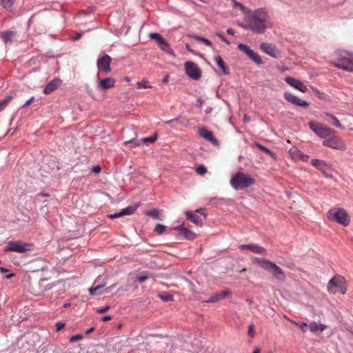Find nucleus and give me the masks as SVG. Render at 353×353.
<instances>
[{
	"mask_svg": "<svg viewBox=\"0 0 353 353\" xmlns=\"http://www.w3.org/2000/svg\"><path fill=\"white\" fill-rule=\"evenodd\" d=\"M15 276L14 273H10L4 276L5 279H10Z\"/></svg>",
	"mask_w": 353,
	"mask_h": 353,
	"instance_id": "obj_60",
	"label": "nucleus"
},
{
	"mask_svg": "<svg viewBox=\"0 0 353 353\" xmlns=\"http://www.w3.org/2000/svg\"><path fill=\"white\" fill-rule=\"evenodd\" d=\"M98 333H99V339H101V340L103 339L105 341L107 342L106 344H108V341L110 339L109 335H108L109 329L108 328V327H100L98 330Z\"/></svg>",
	"mask_w": 353,
	"mask_h": 353,
	"instance_id": "obj_26",
	"label": "nucleus"
},
{
	"mask_svg": "<svg viewBox=\"0 0 353 353\" xmlns=\"http://www.w3.org/2000/svg\"><path fill=\"white\" fill-rule=\"evenodd\" d=\"M308 125L310 130L318 137L325 139L334 132L331 128L323 127L321 123L317 122L310 121L308 122Z\"/></svg>",
	"mask_w": 353,
	"mask_h": 353,
	"instance_id": "obj_7",
	"label": "nucleus"
},
{
	"mask_svg": "<svg viewBox=\"0 0 353 353\" xmlns=\"http://www.w3.org/2000/svg\"><path fill=\"white\" fill-rule=\"evenodd\" d=\"M248 334L250 337H254L255 334L254 327L253 324H250L248 327Z\"/></svg>",
	"mask_w": 353,
	"mask_h": 353,
	"instance_id": "obj_51",
	"label": "nucleus"
},
{
	"mask_svg": "<svg viewBox=\"0 0 353 353\" xmlns=\"http://www.w3.org/2000/svg\"><path fill=\"white\" fill-rule=\"evenodd\" d=\"M101 170V168L99 165L93 166L91 168V171L94 173H99Z\"/></svg>",
	"mask_w": 353,
	"mask_h": 353,
	"instance_id": "obj_57",
	"label": "nucleus"
},
{
	"mask_svg": "<svg viewBox=\"0 0 353 353\" xmlns=\"http://www.w3.org/2000/svg\"><path fill=\"white\" fill-rule=\"evenodd\" d=\"M334 65L348 72H353V53L347 51H339L337 53Z\"/></svg>",
	"mask_w": 353,
	"mask_h": 353,
	"instance_id": "obj_6",
	"label": "nucleus"
},
{
	"mask_svg": "<svg viewBox=\"0 0 353 353\" xmlns=\"http://www.w3.org/2000/svg\"><path fill=\"white\" fill-rule=\"evenodd\" d=\"M140 141V139H132L130 141H125V143L126 145L127 144H132V145H134V147H137V146H139V145H142L141 141Z\"/></svg>",
	"mask_w": 353,
	"mask_h": 353,
	"instance_id": "obj_47",
	"label": "nucleus"
},
{
	"mask_svg": "<svg viewBox=\"0 0 353 353\" xmlns=\"http://www.w3.org/2000/svg\"><path fill=\"white\" fill-rule=\"evenodd\" d=\"M289 153L292 159L300 160L301 161H307L310 156L303 153L301 150H299L296 146H292L289 150Z\"/></svg>",
	"mask_w": 353,
	"mask_h": 353,
	"instance_id": "obj_18",
	"label": "nucleus"
},
{
	"mask_svg": "<svg viewBox=\"0 0 353 353\" xmlns=\"http://www.w3.org/2000/svg\"><path fill=\"white\" fill-rule=\"evenodd\" d=\"M185 71L188 77L193 80H198L201 76V71L196 63L192 61H186L184 64Z\"/></svg>",
	"mask_w": 353,
	"mask_h": 353,
	"instance_id": "obj_10",
	"label": "nucleus"
},
{
	"mask_svg": "<svg viewBox=\"0 0 353 353\" xmlns=\"http://www.w3.org/2000/svg\"><path fill=\"white\" fill-rule=\"evenodd\" d=\"M34 100V97H31L28 100H27L25 103L22 105V108H25L28 106L30 103Z\"/></svg>",
	"mask_w": 353,
	"mask_h": 353,
	"instance_id": "obj_58",
	"label": "nucleus"
},
{
	"mask_svg": "<svg viewBox=\"0 0 353 353\" xmlns=\"http://www.w3.org/2000/svg\"><path fill=\"white\" fill-rule=\"evenodd\" d=\"M327 218L330 221H335L344 227L347 226L350 223V217L343 208H338L329 210Z\"/></svg>",
	"mask_w": 353,
	"mask_h": 353,
	"instance_id": "obj_5",
	"label": "nucleus"
},
{
	"mask_svg": "<svg viewBox=\"0 0 353 353\" xmlns=\"http://www.w3.org/2000/svg\"><path fill=\"white\" fill-rule=\"evenodd\" d=\"M166 226L162 224H157L154 228V232L158 234H162L165 230Z\"/></svg>",
	"mask_w": 353,
	"mask_h": 353,
	"instance_id": "obj_42",
	"label": "nucleus"
},
{
	"mask_svg": "<svg viewBox=\"0 0 353 353\" xmlns=\"http://www.w3.org/2000/svg\"><path fill=\"white\" fill-rule=\"evenodd\" d=\"M309 328L311 332L316 333L319 331H324L326 329V325L323 323H317L316 322H313L309 325Z\"/></svg>",
	"mask_w": 353,
	"mask_h": 353,
	"instance_id": "obj_25",
	"label": "nucleus"
},
{
	"mask_svg": "<svg viewBox=\"0 0 353 353\" xmlns=\"http://www.w3.org/2000/svg\"><path fill=\"white\" fill-rule=\"evenodd\" d=\"M268 14L263 8H259L254 11L250 10L244 15V21L239 23V26L244 30H250L256 34H263L267 29Z\"/></svg>",
	"mask_w": 353,
	"mask_h": 353,
	"instance_id": "obj_1",
	"label": "nucleus"
},
{
	"mask_svg": "<svg viewBox=\"0 0 353 353\" xmlns=\"http://www.w3.org/2000/svg\"><path fill=\"white\" fill-rule=\"evenodd\" d=\"M149 37L151 39L155 40L158 45H159L161 43H162L165 39L159 33L157 32H151L149 34Z\"/></svg>",
	"mask_w": 353,
	"mask_h": 353,
	"instance_id": "obj_36",
	"label": "nucleus"
},
{
	"mask_svg": "<svg viewBox=\"0 0 353 353\" xmlns=\"http://www.w3.org/2000/svg\"><path fill=\"white\" fill-rule=\"evenodd\" d=\"M294 105L299 106V107H305V108H308L310 106V103L307 101L301 99L299 97H297V99H296V102Z\"/></svg>",
	"mask_w": 353,
	"mask_h": 353,
	"instance_id": "obj_41",
	"label": "nucleus"
},
{
	"mask_svg": "<svg viewBox=\"0 0 353 353\" xmlns=\"http://www.w3.org/2000/svg\"><path fill=\"white\" fill-rule=\"evenodd\" d=\"M214 61L218 65V67L221 70L223 74H228L229 72L225 66V64L223 60V59L220 56H216L214 58Z\"/></svg>",
	"mask_w": 353,
	"mask_h": 353,
	"instance_id": "obj_30",
	"label": "nucleus"
},
{
	"mask_svg": "<svg viewBox=\"0 0 353 353\" xmlns=\"http://www.w3.org/2000/svg\"><path fill=\"white\" fill-rule=\"evenodd\" d=\"M283 97L288 102L294 105L295 103L296 99H297L298 97H296L288 92H285L283 93Z\"/></svg>",
	"mask_w": 353,
	"mask_h": 353,
	"instance_id": "obj_37",
	"label": "nucleus"
},
{
	"mask_svg": "<svg viewBox=\"0 0 353 353\" xmlns=\"http://www.w3.org/2000/svg\"><path fill=\"white\" fill-rule=\"evenodd\" d=\"M185 216L188 220L197 226H201L203 225V221L205 220L207 216L203 209H198L195 212L187 211L185 212Z\"/></svg>",
	"mask_w": 353,
	"mask_h": 353,
	"instance_id": "obj_9",
	"label": "nucleus"
},
{
	"mask_svg": "<svg viewBox=\"0 0 353 353\" xmlns=\"http://www.w3.org/2000/svg\"><path fill=\"white\" fill-rule=\"evenodd\" d=\"M310 88L312 90L313 93L315 94V96L318 97L320 100L323 101L325 102L330 101L331 97L329 94H327L320 91L316 88L311 86Z\"/></svg>",
	"mask_w": 353,
	"mask_h": 353,
	"instance_id": "obj_23",
	"label": "nucleus"
},
{
	"mask_svg": "<svg viewBox=\"0 0 353 353\" xmlns=\"http://www.w3.org/2000/svg\"><path fill=\"white\" fill-rule=\"evenodd\" d=\"M180 119H181V117H179L175 119L166 121L165 122V123L166 125H170L174 129H178L179 128L178 123H180L182 125L183 124V122L180 120Z\"/></svg>",
	"mask_w": 353,
	"mask_h": 353,
	"instance_id": "obj_33",
	"label": "nucleus"
},
{
	"mask_svg": "<svg viewBox=\"0 0 353 353\" xmlns=\"http://www.w3.org/2000/svg\"><path fill=\"white\" fill-rule=\"evenodd\" d=\"M327 290L330 294H335L337 292L345 294L347 292L346 279L339 274L334 276L327 283Z\"/></svg>",
	"mask_w": 353,
	"mask_h": 353,
	"instance_id": "obj_4",
	"label": "nucleus"
},
{
	"mask_svg": "<svg viewBox=\"0 0 353 353\" xmlns=\"http://www.w3.org/2000/svg\"><path fill=\"white\" fill-rule=\"evenodd\" d=\"M292 323L294 324H296L297 325H299V328L303 331V332H306L307 331V323H305V322H302L301 323H299L296 321H292Z\"/></svg>",
	"mask_w": 353,
	"mask_h": 353,
	"instance_id": "obj_48",
	"label": "nucleus"
},
{
	"mask_svg": "<svg viewBox=\"0 0 353 353\" xmlns=\"http://www.w3.org/2000/svg\"><path fill=\"white\" fill-rule=\"evenodd\" d=\"M99 79V88L101 90H106L110 88V77H107L103 79Z\"/></svg>",
	"mask_w": 353,
	"mask_h": 353,
	"instance_id": "obj_32",
	"label": "nucleus"
},
{
	"mask_svg": "<svg viewBox=\"0 0 353 353\" xmlns=\"http://www.w3.org/2000/svg\"><path fill=\"white\" fill-rule=\"evenodd\" d=\"M9 270L8 268H5V267H0V272L1 273H6V272H8Z\"/></svg>",
	"mask_w": 353,
	"mask_h": 353,
	"instance_id": "obj_63",
	"label": "nucleus"
},
{
	"mask_svg": "<svg viewBox=\"0 0 353 353\" xmlns=\"http://www.w3.org/2000/svg\"><path fill=\"white\" fill-rule=\"evenodd\" d=\"M325 115L329 117L330 119L328 120L327 121L330 122L332 125L337 128H343V126L341 125L339 120L336 118V116L329 112H325Z\"/></svg>",
	"mask_w": 353,
	"mask_h": 353,
	"instance_id": "obj_31",
	"label": "nucleus"
},
{
	"mask_svg": "<svg viewBox=\"0 0 353 353\" xmlns=\"http://www.w3.org/2000/svg\"><path fill=\"white\" fill-rule=\"evenodd\" d=\"M28 243H23L21 241H10L4 248L5 252H15L18 253H26L28 250Z\"/></svg>",
	"mask_w": 353,
	"mask_h": 353,
	"instance_id": "obj_8",
	"label": "nucleus"
},
{
	"mask_svg": "<svg viewBox=\"0 0 353 353\" xmlns=\"http://www.w3.org/2000/svg\"><path fill=\"white\" fill-rule=\"evenodd\" d=\"M254 145L259 148V150H261L264 153H265L266 154L271 157L272 159H276V155L274 152H272L269 148L262 145L261 143L258 142H254Z\"/></svg>",
	"mask_w": 353,
	"mask_h": 353,
	"instance_id": "obj_29",
	"label": "nucleus"
},
{
	"mask_svg": "<svg viewBox=\"0 0 353 353\" xmlns=\"http://www.w3.org/2000/svg\"><path fill=\"white\" fill-rule=\"evenodd\" d=\"M158 296L164 302H168L173 300V296L168 292H164L159 294Z\"/></svg>",
	"mask_w": 353,
	"mask_h": 353,
	"instance_id": "obj_39",
	"label": "nucleus"
},
{
	"mask_svg": "<svg viewBox=\"0 0 353 353\" xmlns=\"http://www.w3.org/2000/svg\"><path fill=\"white\" fill-rule=\"evenodd\" d=\"M95 329H96V328H95V327H91L88 328V330H85V333L86 334H90L91 332H92L93 331H94V330H95Z\"/></svg>",
	"mask_w": 353,
	"mask_h": 353,
	"instance_id": "obj_61",
	"label": "nucleus"
},
{
	"mask_svg": "<svg viewBox=\"0 0 353 353\" xmlns=\"http://www.w3.org/2000/svg\"><path fill=\"white\" fill-rule=\"evenodd\" d=\"M198 134L201 137L209 141L214 145H215V146L219 145V142L218 139H216L214 137L212 132L208 130L207 129H205L203 127H201V128H199Z\"/></svg>",
	"mask_w": 353,
	"mask_h": 353,
	"instance_id": "obj_14",
	"label": "nucleus"
},
{
	"mask_svg": "<svg viewBox=\"0 0 353 353\" xmlns=\"http://www.w3.org/2000/svg\"><path fill=\"white\" fill-rule=\"evenodd\" d=\"M138 208V205H130L122 209L120 212L112 214V219L119 218L125 215L133 214Z\"/></svg>",
	"mask_w": 353,
	"mask_h": 353,
	"instance_id": "obj_20",
	"label": "nucleus"
},
{
	"mask_svg": "<svg viewBox=\"0 0 353 353\" xmlns=\"http://www.w3.org/2000/svg\"><path fill=\"white\" fill-rule=\"evenodd\" d=\"M196 39L199 41H202L205 46H212V43L208 39L201 37V36H196Z\"/></svg>",
	"mask_w": 353,
	"mask_h": 353,
	"instance_id": "obj_46",
	"label": "nucleus"
},
{
	"mask_svg": "<svg viewBox=\"0 0 353 353\" xmlns=\"http://www.w3.org/2000/svg\"><path fill=\"white\" fill-rule=\"evenodd\" d=\"M98 74L97 77L99 79L100 75L103 73L110 72V56L104 54L97 61Z\"/></svg>",
	"mask_w": 353,
	"mask_h": 353,
	"instance_id": "obj_13",
	"label": "nucleus"
},
{
	"mask_svg": "<svg viewBox=\"0 0 353 353\" xmlns=\"http://www.w3.org/2000/svg\"><path fill=\"white\" fill-rule=\"evenodd\" d=\"M110 308V306L109 305H107L104 307H99V308L97 309L96 312L98 314H102V313L107 312Z\"/></svg>",
	"mask_w": 353,
	"mask_h": 353,
	"instance_id": "obj_53",
	"label": "nucleus"
},
{
	"mask_svg": "<svg viewBox=\"0 0 353 353\" xmlns=\"http://www.w3.org/2000/svg\"><path fill=\"white\" fill-rule=\"evenodd\" d=\"M219 301L225 299L231 294V292L229 290H222L220 292H216Z\"/></svg>",
	"mask_w": 353,
	"mask_h": 353,
	"instance_id": "obj_43",
	"label": "nucleus"
},
{
	"mask_svg": "<svg viewBox=\"0 0 353 353\" xmlns=\"http://www.w3.org/2000/svg\"><path fill=\"white\" fill-rule=\"evenodd\" d=\"M172 230L179 232L176 235V239L177 240H194L196 238L195 234L183 227V225L174 227Z\"/></svg>",
	"mask_w": 353,
	"mask_h": 353,
	"instance_id": "obj_12",
	"label": "nucleus"
},
{
	"mask_svg": "<svg viewBox=\"0 0 353 353\" xmlns=\"http://www.w3.org/2000/svg\"><path fill=\"white\" fill-rule=\"evenodd\" d=\"M62 83V81L59 78H54L50 81L44 88L43 93L49 94L56 90Z\"/></svg>",
	"mask_w": 353,
	"mask_h": 353,
	"instance_id": "obj_19",
	"label": "nucleus"
},
{
	"mask_svg": "<svg viewBox=\"0 0 353 353\" xmlns=\"http://www.w3.org/2000/svg\"><path fill=\"white\" fill-rule=\"evenodd\" d=\"M65 323H63V322H61V321L57 322L55 324L56 330L57 331L61 330L65 327Z\"/></svg>",
	"mask_w": 353,
	"mask_h": 353,
	"instance_id": "obj_55",
	"label": "nucleus"
},
{
	"mask_svg": "<svg viewBox=\"0 0 353 353\" xmlns=\"http://www.w3.org/2000/svg\"><path fill=\"white\" fill-rule=\"evenodd\" d=\"M323 145L339 150H345L346 149V145L338 137H327L323 141Z\"/></svg>",
	"mask_w": 353,
	"mask_h": 353,
	"instance_id": "obj_11",
	"label": "nucleus"
},
{
	"mask_svg": "<svg viewBox=\"0 0 353 353\" xmlns=\"http://www.w3.org/2000/svg\"><path fill=\"white\" fill-rule=\"evenodd\" d=\"M237 48L243 51L246 55L252 50L248 46L243 43H239L237 46Z\"/></svg>",
	"mask_w": 353,
	"mask_h": 353,
	"instance_id": "obj_44",
	"label": "nucleus"
},
{
	"mask_svg": "<svg viewBox=\"0 0 353 353\" xmlns=\"http://www.w3.org/2000/svg\"><path fill=\"white\" fill-rule=\"evenodd\" d=\"M260 48L269 56L278 58L279 51L274 45L263 42L260 44Z\"/></svg>",
	"mask_w": 353,
	"mask_h": 353,
	"instance_id": "obj_17",
	"label": "nucleus"
},
{
	"mask_svg": "<svg viewBox=\"0 0 353 353\" xmlns=\"http://www.w3.org/2000/svg\"><path fill=\"white\" fill-rule=\"evenodd\" d=\"M83 32H77L75 35L72 36L71 37L72 40L73 41H77L79 39H80L81 38V37L83 36Z\"/></svg>",
	"mask_w": 353,
	"mask_h": 353,
	"instance_id": "obj_56",
	"label": "nucleus"
},
{
	"mask_svg": "<svg viewBox=\"0 0 353 353\" xmlns=\"http://www.w3.org/2000/svg\"><path fill=\"white\" fill-rule=\"evenodd\" d=\"M232 1L234 3V6L241 10L244 13V15H245L248 12H250V10L244 5H243L241 3H239L236 0H232Z\"/></svg>",
	"mask_w": 353,
	"mask_h": 353,
	"instance_id": "obj_35",
	"label": "nucleus"
},
{
	"mask_svg": "<svg viewBox=\"0 0 353 353\" xmlns=\"http://www.w3.org/2000/svg\"><path fill=\"white\" fill-rule=\"evenodd\" d=\"M148 276L146 274H141L136 277V281L139 283H143L148 279Z\"/></svg>",
	"mask_w": 353,
	"mask_h": 353,
	"instance_id": "obj_50",
	"label": "nucleus"
},
{
	"mask_svg": "<svg viewBox=\"0 0 353 353\" xmlns=\"http://www.w3.org/2000/svg\"><path fill=\"white\" fill-rule=\"evenodd\" d=\"M101 319L102 321H110V314L105 315V316H102Z\"/></svg>",
	"mask_w": 353,
	"mask_h": 353,
	"instance_id": "obj_59",
	"label": "nucleus"
},
{
	"mask_svg": "<svg viewBox=\"0 0 353 353\" xmlns=\"http://www.w3.org/2000/svg\"><path fill=\"white\" fill-rule=\"evenodd\" d=\"M219 301V298H218V295L216 293L213 294L208 299L203 301L204 303H216Z\"/></svg>",
	"mask_w": 353,
	"mask_h": 353,
	"instance_id": "obj_45",
	"label": "nucleus"
},
{
	"mask_svg": "<svg viewBox=\"0 0 353 353\" xmlns=\"http://www.w3.org/2000/svg\"><path fill=\"white\" fill-rule=\"evenodd\" d=\"M106 284L107 283L103 281V276H99L95 280L92 287L89 288L88 292L91 295H94L97 290L103 288L106 285Z\"/></svg>",
	"mask_w": 353,
	"mask_h": 353,
	"instance_id": "obj_22",
	"label": "nucleus"
},
{
	"mask_svg": "<svg viewBox=\"0 0 353 353\" xmlns=\"http://www.w3.org/2000/svg\"><path fill=\"white\" fill-rule=\"evenodd\" d=\"M252 260L254 263L258 264L260 268L271 273L278 281H285L286 279L285 274L274 262L259 257H252Z\"/></svg>",
	"mask_w": 353,
	"mask_h": 353,
	"instance_id": "obj_2",
	"label": "nucleus"
},
{
	"mask_svg": "<svg viewBox=\"0 0 353 353\" xmlns=\"http://www.w3.org/2000/svg\"><path fill=\"white\" fill-rule=\"evenodd\" d=\"M169 78H170V77H169V75L165 76V77L163 79L162 82H163V83H168V81H169Z\"/></svg>",
	"mask_w": 353,
	"mask_h": 353,
	"instance_id": "obj_64",
	"label": "nucleus"
},
{
	"mask_svg": "<svg viewBox=\"0 0 353 353\" xmlns=\"http://www.w3.org/2000/svg\"><path fill=\"white\" fill-rule=\"evenodd\" d=\"M285 81L294 88L305 93L307 91V86L301 81L292 77H288L285 79Z\"/></svg>",
	"mask_w": 353,
	"mask_h": 353,
	"instance_id": "obj_15",
	"label": "nucleus"
},
{
	"mask_svg": "<svg viewBox=\"0 0 353 353\" xmlns=\"http://www.w3.org/2000/svg\"><path fill=\"white\" fill-rule=\"evenodd\" d=\"M145 214L152 217L153 219L162 221V215L160 211L157 208L148 210L145 212Z\"/></svg>",
	"mask_w": 353,
	"mask_h": 353,
	"instance_id": "obj_24",
	"label": "nucleus"
},
{
	"mask_svg": "<svg viewBox=\"0 0 353 353\" xmlns=\"http://www.w3.org/2000/svg\"><path fill=\"white\" fill-rule=\"evenodd\" d=\"M159 46L162 51L175 57L174 50L170 48V44L165 39L162 43H161Z\"/></svg>",
	"mask_w": 353,
	"mask_h": 353,
	"instance_id": "obj_28",
	"label": "nucleus"
},
{
	"mask_svg": "<svg viewBox=\"0 0 353 353\" xmlns=\"http://www.w3.org/2000/svg\"><path fill=\"white\" fill-rule=\"evenodd\" d=\"M230 183L235 190L245 189L255 183V180L250 175L237 172L232 176Z\"/></svg>",
	"mask_w": 353,
	"mask_h": 353,
	"instance_id": "obj_3",
	"label": "nucleus"
},
{
	"mask_svg": "<svg viewBox=\"0 0 353 353\" xmlns=\"http://www.w3.org/2000/svg\"><path fill=\"white\" fill-rule=\"evenodd\" d=\"M226 32L230 35H234V30L232 28H228L226 30Z\"/></svg>",
	"mask_w": 353,
	"mask_h": 353,
	"instance_id": "obj_62",
	"label": "nucleus"
},
{
	"mask_svg": "<svg viewBox=\"0 0 353 353\" xmlns=\"http://www.w3.org/2000/svg\"><path fill=\"white\" fill-rule=\"evenodd\" d=\"M250 60H252L256 65H261L263 61L261 57L255 52L253 50H251L247 54Z\"/></svg>",
	"mask_w": 353,
	"mask_h": 353,
	"instance_id": "obj_27",
	"label": "nucleus"
},
{
	"mask_svg": "<svg viewBox=\"0 0 353 353\" xmlns=\"http://www.w3.org/2000/svg\"><path fill=\"white\" fill-rule=\"evenodd\" d=\"M196 171L199 174H204L207 172V168L204 165H199L196 168Z\"/></svg>",
	"mask_w": 353,
	"mask_h": 353,
	"instance_id": "obj_49",
	"label": "nucleus"
},
{
	"mask_svg": "<svg viewBox=\"0 0 353 353\" xmlns=\"http://www.w3.org/2000/svg\"><path fill=\"white\" fill-rule=\"evenodd\" d=\"M16 35L17 32L10 30L0 32V38L6 45L11 43Z\"/></svg>",
	"mask_w": 353,
	"mask_h": 353,
	"instance_id": "obj_21",
	"label": "nucleus"
},
{
	"mask_svg": "<svg viewBox=\"0 0 353 353\" xmlns=\"http://www.w3.org/2000/svg\"><path fill=\"white\" fill-rule=\"evenodd\" d=\"M82 339V335L79 334H75V335H73L70 338V342L71 343H74L76 341H77L78 340Z\"/></svg>",
	"mask_w": 353,
	"mask_h": 353,
	"instance_id": "obj_54",
	"label": "nucleus"
},
{
	"mask_svg": "<svg viewBox=\"0 0 353 353\" xmlns=\"http://www.w3.org/2000/svg\"><path fill=\"white\" fill-rule=\"evenodd\" d=\"M137 86L139 89H141V88H148L150 87L149 85H148V82L145 81L137 82Z\"/></svg>",
	"mask_w": 353,
	"mask_h": 353,
	"instance_id": "obj_52",
	"label": "nucleus"
},
{
	"mask_svg": "<svg viewBox=\"0 0 353 353\" xmlns=\"http://www.w3.org/2000/svg\"><path fill=\"white\" fill-rule=\"evenodd\" d=\"M311 164L320 170H323L325 167V162L318 159H312L311 161Z\"/></svg>",
	"mask_w": 353,
	"mask_h": 353,
	"instance_id": "obj_34",
	"label": "nucleus"
},
{
	"mask_svg": "<svg viewBox=\"0 0 353 353\" xmlns=\"http://www.w3.org/2000/svg\"><path fill=\"white\" fill-rule=\"evenodd\" d=\"M12 99V95H8L6 97L0 101V111L3 110L7 106Z\"/></svg>",
	"mask_w": 353,
	"mask_h": 353,
	"instance_id": "obj_40",
	"label": "nucleus"
},
{
	"mask_svg": "<svg viewBox=\"0 0 353 353\" xmlns=\"http://www.w3.org/2000/svg\"><path fill=\"white\" fill-rule=\"evenodd\" d=\"M239 248L241 250H248L252 252L253 253L265 255L267 253L266 250L263 247L254 243L242 244L239 246Z\"/></svg>",
	"mask_w": 353,
	"mask_h": 353,
	"instance_id": "obj_16",
	"label": "nucleus"
},
{
	"mask_svg": "<svg viewBox=\"0 0 353 353\" xmlns=\"http://www.w3.org/2000/svg\"><path fill=\"white\" fill-rule=\"evenodd\" d=\"M158 134L157 133H154L151 137L142 138L140 139L139 141H141L142 144L147 143H154L157 140Z\"/></svg>",
	"mask_w": 353,
	"mask_h": 353,
	"instance_id": "obj_38",
	"label": "nucleus"
}]
</instances>
